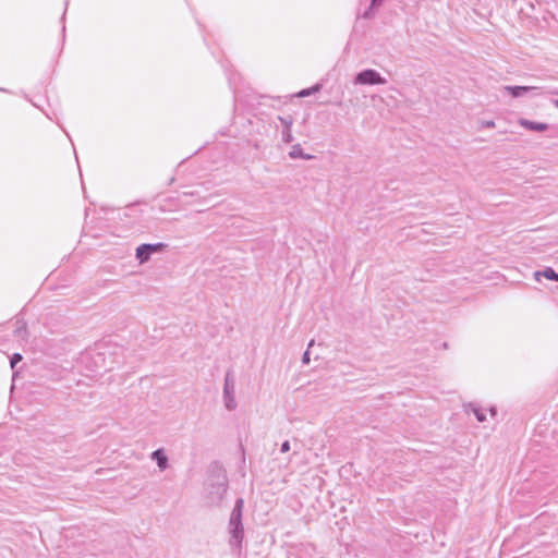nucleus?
<instances>
[{"mask_svg":"<svg viewBox=\"0 0 558 558\" xmlns=\"http://www.w3.org/2000/svg\"><path fill=\"white\" fill-rule=\"evenodd\" d=\"M243 506H244L243 499L239 498L235 501L234 508H233L230 519H229V533L231 535L230 545L233 548H238V549L241 548V544L244 538V527L242 524Z\"/></svg>","mask_w":558,"mask_h":558,"instance_id":"1","label":"nucleus"},{"mask_svg":"<svg viewBox=\"0 0 558 558\" xmlns=\"http://www.w3.org/2000/svg\"><path fill=\"white\" fill-rule=\"evenodd\" d=\"M227 493V481L222 475H218L207 487V504L210 507L219 506Z\"/></svg>","mask_w":558,"mask_h":558,"instance_id":"2","label":"nucleus"},{"mask_svg":"<svg viewBox=\"0 0 558 558\" xmlns=\"http://www.w3.org/2000/svg\"><path fill=\"white\" fill-rule=\"evenodd\" d=\"M223 402L226 409L229 411H233L236 408V401L234 396V380L230 374H227L225 378Z\"/></svg>","mask_w":558,"mask_h":558,"instance_id":"3","label":"nucleus"},{"mask_svg":"<svg viewBox=\"0 0 558 558\" xmlns=\"http://www.w3.org/2000/svg\"><path fill=\"white\" fill-rule=\"evenodd\" d=\"M356 82L360 84H384L385 80L374 70H366L357 75Z\"/></svg>","mask_w":558,"mask_h":558,"instance_id":"4","label":"nucleus"},{"mask_svg":"<svg viewBox=\"0 0 558 558\" xmlns=\"http://www.w3.org/2000/svg\"><path fill=\"white\" fill-rule=\"evenodd\" d=\"M151 460L156 461L160 471H165L168 465V458L163 449H157L150 454Z\"/></svg>","mask_w":558,"mask_h":558,"instance_id":"5","label":"nucleus"},{"mask_svg":"<svg viewBox=\"0 0 558 558\" xmlns=\"http://www.w3.org/2000/svg\"><path fill=\"white\" fill-rule=\"evenodd\" d=\"M541 276L545 277L548 280L558 281V274L550 267H547L543 271H536L534 274V277L537 281L539 280Z\"/></svg>","mask_w":558,"mask_h":558,"instance_id":"6","label":"nucleus"},{"mask_svg":"<svg viewBox=\"0 0 558 558\" xmlns=\"http://www.w3.org/2000/svg\"><path fill=\"white\" fill-rule=\"evenodd\" d=\"M521 124L524 128H527V129L534 130V131H539V132L545 131L547 129V124H545V123H535V122H531V121H526V120H522Z\"/></svg>","mask_w":558,"mask_h":558,"instance_id":"7","label":"nucleus"},{"mask_svg":"<svg viewBox=\"0 0 558 558\" xmlns=\"http://www.w3.org/2000/svg\"><path fill=\"white\" fill-rule=\"evenodd\" d=\"M14 335L17 338L26 339V336H27L26 324L23 320H16V328L14 330Z\"/></svg>","mask_w":558,"mask_h":558,"instance_id":"8","label":"nucleus"},{"mask_svg":"<svg viewBox=\"0 0 558 558\" xmlns=\"http://www.w3.org/2000/svg\"><path fill=\"white\" fill-rule=\"evenodd\" d=\"M136 258L141 264H144L150 258V254L143 247V245H140L136 248Z\"/></svg>","mask_w":558,"mask_h":558,"instance_id":"9","label":"nucleus"},{"mask_svg":"<svg viewBox=\"0 0 558 558\" xmlns=\"http://www.w3.org/2000/svg\"><path fill=\"white\" fill-rule=\"evenodd\" d=\"M143 247L148 251V253L151 255L153 253L161 252L166 248L165 243H156V244H142Z\"/></svg>","mask_w":558,"mask_h":558,"instance_id":"10","label":"nucleus"},{"mask_svg":"<svg viewBox=\"0 0 558 558\" xmlns=\"http://www.w3.org/2000/svg\"><path fill=\"white\" fill-rule=\"evenodd\" d=\"M466 411H472L475 414L478 422H484L486 420L484 412L474 404H469L466 407Z\"/></svg>","mask_w":558,"mask_h":558,"instance_id":"11","label":"nucleus"},{"mask_svg":"<svg viewBox=\"0 0 558 558\" xmlns=\"http://www.w3.org/2000/svg\"><path fill=\"white\" fill-rule=\"evenodd\" d=\"M21 360H22V355H21V354H19V353H14V354L12 355V357H11V361H10V363H11V367H12V368H14V367H15V365H16V363H19Z\"/></svg>","mask_w":558,"mask_h":558,"instance_id":"12","label":"nucleus"},{"mask_svg":"<svg viewBox=\"0 0 558 558\" xmlns=\"http://www.w3.org/2000/svg\"><path fill=\"white\" fill-rule=\"evenodd\" d=\"M508 89L511 92V94L513 96H519L520 95V92L521 90H526L527 87H520V86H517V87H508Z\"/></svg>","mask_w":558,"mask_h":558,"instance_id":"13","label":"nucleus"},{"mask_svg":"<svg viewBox=\"0 0 558 558\" xmlns=\"http://www.w3.org/2000/svg\"><path fill=\"white\" fill-rule=\"evenodd\" d=\"M290 450V441L289 440H286L282 442L281 447H280V451L282 453H286Z\"/></svg>","mask_w":558,"mask_h":558,"instance_id":"14","label":"nucleus"},{"mask_svg":"<svg viewBox=\"0 0 558 558\" xmlns=\"http://www.w3.org/2000/svg\"><path fill=\"white\" fill-rule=\"evenodd\" d=\"M310 361H311V359H310V352H308V350H307V351H305V352H304V354H303V356H302V362H303V364H308V363H310Z\"/></svg>","mask_w":558,"mask_h":558,"instance_id":"15","label":"nucleus"},{"mask_svg":"<svg viewBox=\"0 0 558 558\" xmlns=\"http://www.w3.org/2000/svg\"><path fill=\"white\" fill-rule=\"evenodd\" d=\"M311 94V90L310 89H304V90H301L299 93V96L301 97H304V96H308Z\"/></svg>","mask_w":558,"mask_h":558,"instance_id":"16","label":"nucleus"},{"mask_svg":"<svg viewBox=\"0 0 558 558\" xmlns=\"http://www.w3.org/2000/svg\"><path fill=\"white\" fill-rule=\"evenodd\" d=\"M183 194H184V195H192V196H193V195H197V194H198V192H196V191H191V190H186V191H183Z\"/></svg>","mask_w":558,"mask_h":558,"instance_id":"17","label":"nucleus"},{"mask_svg":"<svg viewBox=\"0 0 558 558\" xmlns=\"http://www.w3.org/2000/svg\"><path fill=\"white\" fill-rule=\"evenodd\" d=\"M296 155H299L298 149H296V148H293V150L291 151V156H293V157H294V156H296Z\"/></svg>","mask_w":558,"mask_h":558,"instance_id":"18","label":"nucleus"},{"mask_svg":"<svg viewBox=\"0 0 558 558\" xmlns=\"http://www.w3.org/2000/svg\"><path fill=\"white\" fill-rule=\"evenodd\" d=\"M380 2H381V0H373L372 5H377V4H379Z\"/></svg>","mask_w":558,"mask_h":558,"instance_id":"19","label":"nucleus"},{"mask_svg":"<svg viewBox=\"0 0 558 558\" xmlns=\"http://www.w3.org/2000/svg\"><path fill=\"white\" fill-rule=\"evenodd\" d=\"M489 411H490V413H492V415H493V416H495V415H496V411H495V409H490Z\"/></svg>","mask_w":558,"mask_h":558,"instance_id":"20","label":"nucleus"},{"mask_svg":"<svg viewBox=\"0 0 558 558\" xmlns=\"http://www.w3.org/2000/svg\"><path fill=\"white\" fill-rule=\"evenodd\" d=\"M494 125H495L494 122H487V126H492L493 128Z\"/></svg>","mask_w":558,"mask_h":558,"instance_id":"21","label":"nucleus"},{"mask_svg":"<svg viewBox=\"0 0 558 558\" xmlns=\"http://www.w3.org/2000/svg\"><path fill=\"white\" fill-rule=\"evenodd\" d=\"M313 344H314V340H312V341L308 343V348H311Z\"/></svg>","mask_w":558,"mask_h":558,"instance_id":"22","label":"nucleus"},{"mask_svg":"<svg viewBox=\"0 0 558 558\" xmlns=\"http://www.w3.org/2000/svg\"><path fill=\"white\" fill-rule=\"evenodd\" d=\"M556 106L558 107V100L556 101Z\"/></svg>","mask_w":558,"mask_h":558,"instance_id":"23","label":"nucleus"}]
</instances>
